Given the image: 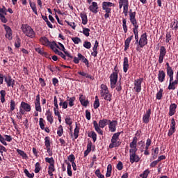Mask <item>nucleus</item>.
I'll list each match as a JSON object with an SVG mask.
<instances>
[{
	"instance_id": "1",
	"label": "nucleus",
	"mask_w": 178,
	"mask_h": 178,
	"mask_svg": "<svg viewBox=\"0 0 178 178\" xmlns=\"http://www.w3.org/2000/svg\"><path fill=\"white\" fill-rule=\"evenodd\" d=\"M123 133V131L121 132H117L115 134H113L111 140V143L108 146V148L110 149H112V148H116L120 146V144H122V142L119 140V137L120 136V134Z\"/></svg>"
},
{
	"instance_id": "2",
	"label": "nucleus",
	"mask_w": 178,
	"mask_h": 178,
	"mask_svg": "<svg viewBox=\"0 0 178 178\" xmlns=\"http://www.w3.org/2000/svg\"><path fill=\"white\" fill-rule=\"evenodd\" d=\"M21 30H22V32L26 37H29V38H35V32L34 31V29L30 26V25L28 24H22L21 26Z\"/></svg>"
},
{
	"instance_id": "3",
	"label": "nucleus",
	"mask_w": 178,
	"mask_h": 178,
	"mask_svg": "<svg viewBox=\"0 0 178 178\" xmlns=\"http://www.w3.org/2000/svg\"><path fill=\"white\" fill-rule=\"evenodd\" d=\"M136 11L133 12L131 9L129 10V20L134 26L133 31H138V24H137V19H136Z\"/></svg>"
},
{
	"instance_id": "4",
	"label": "nucleus",
	"mask_w": 178,
	"mask_h": 178,
	"mask_svg": "<svg viewBox=\"0 0 178 178\" xmlns=\"http://www.w3.org/2000/svg\"><path fill=\"white\" fill-rule=\"evenodd\" d=\"M77 56H78V58L77 57H74L73 58L74 63H75L76 65H79L80 60H82L83 63H85V65H86V66H87V67H90V62L88 61V59H87L81 53H79L77 54Z\"/></svg>"
},
{
	"instance_id": "5",
	"label": "nucleus",
	"mask_w": 178,
	"mask_h": 178,
	"mask_svg": "<svg viewBox=\"0 0 178 178\" xmlns=\"http://www.w3.org/2000/svg\"><path fill=\"white\" fill-rule=\"evenodd\" d=\"M143 81H144V78L137 79L134 82V90L135 92H137V94H138V92H141V84H143Z\"/></svg>"
},
{
	"instance_id": "6",
	"label": "nucleus",
	"mask_w": 178,
	"mask_h": 178,
	"mask_svg": "<svg viewBox=\"0 0 178 178\" xmlns=\"http://www.w3.org/2000/svg\"><path fill=\"white\" fill-rule=\"evenodd\" d=\"M147 37H148L147 33H144L140 35V38L138 42V44L140 48H144V47L148 44V39H147Z\"/></svg>"
},
{
	"instance_id": "7",
	"label": "nucleus",
	"mask_w": 178,
	"mask_h": 178,
	"mask_svg": "<svg viewBox=\"0 0 178 178\" xmlns=\"http://www.w3.org/2000/svg\"><path fill=\"white\" fill-rule=\"evenodd\" d=\"M166 56V48L164 46L160 47V53L159 56V63H163V59H165V56Z\"/></svg>"
},
{
	"instance_id": "8",
	"label": "nucleus",
	"mask_w": 178,
	"mask_h": 178,
	"mask_svg": "<svg viewBox=\"0 0 178 178\" xmlns=\"http://www.w3.org/2000/svg\"><path fill=\"white\" fill-rule=\"evenodd\" d=\"M112 6H115V4L111 2L104 1L102 3V9L105 10L106 13H111Z\"/></svg>"
},
{
	"instance_id": "9",
	"label": "nucleus",
	"mask_w": 178,
	"mask_h": 178,
	"mask_svg": "<svg viewBox=\"0 0 178 178\" xmlns=\"http://www.w3.org/2000/svg\"><path fill=\"white\" fill-rule=\"evenodd\" d=\"M175 131H176V121H175V118H172L170 127L168 133V137H172V136L175 134Z\"/></svg>"
},
{
	"instance_id": "10",
	"label": "nucleus",
	"mask_w": 178,
	"mask_h": 178,
	"mask_svg": "<svg viewBox=\"0 0 178 178\" xmlns=\"http://www.w3.org/2000/svg\"><path fill=\"white\" fill-rule=\"evenodd\" d=\"M3 27L6 31V38H8L9 41L12 40L13 38V33H12V29L10 28L9 26H7L6 24L3 25Z\"/></svg>"
},
{
	"instance_id": "11",
	"label": "nucleus",
	"mask_w": 178,
	"mask_h": 178,
	"mask_svg": "<svg viewBox=\"0 0 178 178\" xmlns=\"http://www.w3.org/2000/svg\"><path fill=\"white\" fill-rule=\"evenodd\" d=\"M118 126V120H111L108 122V129L111 133L116 131V127Z\"/></svg>"
},
{
	"instance_id": "12",
	"label": "nucleus",
	"mask_w": 178,
	"mask_h": 178,
	"mask_svg": "<svg viewBox=\"0 0 178 178\" xmlns=\"http://www.w3.org/2000/svg\"><path fill=\"white\" fill-rule=\"evenodd\" d=\"M40 94L36 95V99L35 100V109L36 112H42L41 102H40Z\"/></svg>"
},
{
	"instance_id": "13",
	"label": "nucleus",
	"mask_w": 178,
	"mask_h": 178,
	"mask_svg": "<svg viewBox=\"0 0 178 178\" xmlns=\"http://www.w3.org/2000/svg\"><path fill=\"white\" fill-rule=\"evenodd\" d=\"M4 81L7 84V87H13L15 86V79H13L12 77L8 75L7 76H4Z\"/></svg>"
},
{
	"instance_id": "14",
	"label": "nucleus",
	"mask_w": 178,
	"mask_h": 178,
	"mask_svg": "<svg viewBox=\"0 0 178 178\" xmlns=\"http://www.w3.org/2000/svg\"><path fill=\"white\" fill-rule=\"evenodd\" d=\"M149 118H151V108H149L146 111V113L143 115V123H145L147 124V123H149Z\"/></svg>"
},
{
	"instance_id": "15",
	"label": "nucleus",
	"mask_w": 178,
	"mask_h": 178,
	"mask_svg": "<svg viewBox=\"0 0 178 178\" xmlns=\"http://www.w3.org/2000/svg\"><path fill=\"white\" fill-rule=\"evenodd\" d=\"M108 92H109V90H108V86L102 83L100 86V97H105V95L108 94Z\"/></svg>"
},
{
	"instance_id": "16",
	"label": "nucleus",
	"mask_w": 178,
	"mask_h": 178,
	"mask_svg": "<svg viewBox=\"0 0 178 178\" xmlns=\"http://www.w3.org/2000/svg\"><path fill=\"white\" fill-rule=\"evenodd\" d=\"M89 10L92 13H98V3L95 1L92 2V5L89 6Z\"/></svg>"
},
{
	"instance_id": "17",
	"label": "nucleus",
	"mask_w": 178,
	"mask_h": 178,
	"mask_svg": "<svg viewBox=\"0 0 178 178\" xmlns=\"http://www.w3.org/2000/svg\"><path fill=\"white\" fill-rule=\"evenodd\" d=\"M166 77V73L163 70H159L158 74V81L159 83H163L165 78Z\"/></svg>"
},
{
	"instance_id": "18",
	"label": "nucleus",
	"mask_w": 178,
	"mask_h": 178,
	"mask_svg": "<svg viewBox=\"0 0 178 178\" xmlns=\"http://www.w3.org/2000/svg\"><path fill=\"white\" fill-rule=\"evenodd\" d=\"M20 106L25 112H31V106L28 103L22 102Z\"/></svg>"
},
{
	"instance_id": "19",
	"label": "nucleus",
	"mask_w": 178,
	"mask_h": 178,
	"mask_svg": "<svg viewBox=\"0 0 178 178\" xmlns=\"http://www.w3.org/2000/svg\"><path fill=\"white\" fill-rule=\"evenodd\" d=\"M129 67H130V65L129 64V58L124 57L123 61V72L124 73H127V70H129Z\"/></svg>"
},
{
	"instance_id": "20",
	"label": "nucleus",
	"mask_w": 178,
	"mask_h": 178,
	"mask_svg": "<svg viewBox=\"0 0 178 178\" xmlns=\"http://www.w3.org/2000/svg\"><path fill=\"white\" fill-rule=\"evenodd\" d=\"M93 127L95 128V131H97L98 134H100V136H104V131L101 129V128L98 125V122L96 120L93 121Z\"/></svg>"
},
{
	"instance_id": "21",
	"label": "nucleus",
	"mask_w": 178,
	"mask_h": 178,
	"mask_svg": "<svg viewBox=\"0 0 178 178\" xmlns=\"http://www.w3.org/2000/svg\"><path fill=\"white\" fill-rule=\"evenodd\" d=\"M177 108V105L176 104H171L170 106V111L168 113L169 116H173L176 113V109Z\"/></svg>"
},
{
	"instance_id": "22",
	"label": "nucleus",
	"mask_w": 178,
	"mask_h": 178,
	"mask_svg": "<svg viewBox=\"0 0 178 178\" xmlns=\"http://www.w3.org/2000/svg\"><path fill=\"white\" fill-rule=\"evenodd\" d=\"M109 122L110 120L105 118H104L103 120H100L98 123L99 127H100L101 129H104L105 126H108V124H109Z\"/></svg>"
},
{
	"instance_id": "23",
	"label": "nucleus",
	"mask_w": 178,
	"mask_h": 178,
	"mask_svg": "<svg viewBox=\"0 0 178 178\" xmlns=\"http://www.w3.org/2000/svg\"><path fill=\"white\" fill-rule=\"evenodd\" d=\"M79 102L83 106H87L90 104L88 100H86V96L83 95H79Z\"/></svg>"
},
{
	"instance_id": "24",
	"label": "nucleus",
	"mask_w": 178,
	"mask_h": 178,
	"mask_svg": "<svg viewBox=\"0 0 178 178\" xmlns=\"http://www.w3.org/2000/svg\"><path fill=\"white\" fill-rule=\"evenodd\" d=\"M40 44H42V45H44V47H48L49 46L51 42L49 41V40H48V38H47V37L43 36L40 38Z\"/></svg>"
},
{
	"instance_id": "25",
	"label": "nucleus",
	"mask_w": 178,
	"mask_h": 178,
	"mask_svg": "<svg viewBox=\"0 0 178 178\" xmlns=\"http://www.w3.org/2000/svg\"><path fill=\"white\" fill-rule=\"evenodd\" d=\"M134 38V35H131L130 37H129L124 42V51H127L129 47H130V42H131V40Z\"/></svg>"
},
{
	"instance_id": "26",
	"label": "nucleus",
	"mask_w": 178,
	"mask_h": 178,
	"mask_svg": "<svg viewBox=\"0 0 178 178\" xmlns=\"http://www.w3.org/2000/svg\"><path fill=\"white\" fill-rule=\"evenodd\" d=\"M129 161L131 163H134V162H140V156L136 154L129 155Z\"/></svg>"
},
{
	"instance_id": "27",
	"label": "nucleus",
	"mask_w": 178,
	"mask_h": 178,
	"mask_svg": "<svg viewBox=\"0 0 178 178\" xmlns=\"http://www.w3.org/2000/svg\"><path fill=\"white\" fill-rule=\"evenodd\" d=\"M59 106H61L63 109H67V106H69V103L67 102V101H65L62 98H59Z\"/></svg>"
},
{
	"instance_id": "28",
	"label": "nucleus",
	"mask_w": 178,
	"mask_h": 178,
	"mask_svg": "<svg viewBox=\"0 0 178 178\" xmlns=\"http://www.w3.org/2000/svg\"><path fill=\"white\" fill-rule=\"evenodd\" d=\"M158 154H159V147H155L152 149V159H156L158 158Z\"/></svg>"
},
{
	"instance_id": "29",
	"label": "nucleus",
	"mask_w": 178,
	"mask_h": 178,
	"mask_svg": "<svg viewBox=\"0 0 178 178\" xmlns=\"http://www.w3.org/2000/svg\"><path fill=\"white\" fill-rule=\"evenodd\" d=\"M138 141V138H137V136H134L132 139V142H131L129 144L130 148H137Z\"/></svg>"
},
{
	"instance_id": "30",
	"label": "nucleus",
	"mask_w": 178,
	"mask_h": 178,
	"mask_svg": "<svg viewBox=\"0 0 178 178\" xmlns=\"http://www.w3.org/2000/svg\"><path fill=\"white\" fill-rule=\"evenodd\" d=\"M178 84V79H176L174 81L170 82L169 86L168 87V90H176V85Z\"/></svg>"
},
{
	"instance_id": "31",
	"label": "nucleus",
	"mask_w": 178,
	"mask_h": 178,
	"mask_svg": "<svg viewBox=\"0 0 178 178\" xmlns=\"http://www.w3.org/2000/svg\"><path fill=\"white\" fill-rule=\"evenodd\" d=\"M65 162L66 165H67V172L68 176L72 177L73 175V172H72V164L67 161V160H65Z\"/></svg>"
},
{
	"instance_id": "32",
	"label": "nucleus",
	"mask_w": 178,
	"mask_h": 178,
	"mask_svg": "<svg viewBox=\"0 0 178 178\" xmlns=\"http://www.w3.org/2000/svg\"><path fill=\"white\" fill-rule=\"evenodd\" d=\"M92 147V142L91 141L88 142L87 145V149L84 152V154H83L84 157L87 156L88 154H90Z\"/></svg>"
},
{
	"instance_id": "33",
	"label": "nucleus",
	"mask_w": 178,
	"mask_h": 178,
	"mask_svg": "<svg viewBox=\"0 0 178 178\" xmlns=\"http://www.w3.org/2000/svg\"><path fill=\"white\" fill-rule=\"evenodd\" d=\"M81 18L82 19V24L84 25L88 23V19L87 18V14L86 13H80Z\"/></svg>"
},
{
	"instance_id": "34",
	"label": "nucleus",
	"mask_w": 178,
	"mask_h": 178,
	"mask_svg": "<svg viewBox=\"0 0 178 178\" xmlns=\"http://www.w3.org/2000/svg\"><path fill=\"white\" fill-rule=\"evenodd\" d=\"M67 99L68 101V105L70 108H72V106H74V101H76V97H70L67 96Z\"/></svg>"
},
{
	"instance_id": "35",
	"label": "nucleus",
	"mask_w": 178,
	"mask_h": 178,
	"mask_svg": "<svg viewBox=\"0 0 178 178\" xmlns=\"http://www.w3.org/2000/svg\"><path fill=\"white\" fill-rule=\"evenodd\" d=\"M75 129L74 130V137L75 140H77L79 138V133H80V127L77 126V122L75 123Z\"/></svg>"
},
{
	"instance_id": "36",
	"label": "nucleus",
	"mask_w": 178,
	"mask_h": 178,
	"mask_svg": "<svg viewBox=\"0 0 178 178\" xmlns=\"http://www.w3.org/2000/svg\"><path fill=\"white\" fill-rule=\"evenodd\" d=\"M35 51L38 52V54H40V55H42V56H45L46 58H48V53L44 52L43 49L39 47L35 48Z\"/></svg>"
},
{
	"instance_id": "37",
	"label": "nucleus",
	"mask_w": 178,
	"mask_h": 178,
	"mask_svg": "<svg viewBox=\"0 0 178 178\" xmlns=\"http://www.w3.org/2000/svg\"><path fill=\"white\" fill-rule=\"evenodd\" d=\"M78 74H79L80 76H83V77H86V79H90V80H94V76H91L89 74H87L84 72H78Z\"/></svg>"
},
{
	"instance_id": "38",
	"label": "nucleus",
	"mask_w": 178,
	"mask_h": 178,
	"mask_svg": "<svg viewBox=\"0 0 178 178\" xmlns=\"http://www.w3.org/2000/svg\"><path fill=\"white\" fill-rule=\"evenodd\" d=\"M118 74H111L110 76V82L113 83H118Z\"/></svg>"
},
{
	"instance_id": "39",
	"label": "nucleus",
	"mask_w": 178,
	"mask_h": 178,
	"mask_svg": "<svg viewBox=\"0 0 178 178\" xmlns=\"http://www.w3.org/2000/svg\"><path fill=\"white\" fill-rule=\"evenodd\" d=\"M5 97H6V91L2 90L0 91V101L1 104L5 102Z\"/></svg>"
},
{
	"instance_id": "40",
	"label": "nucleus",
	"mask_w": 178,
	"mask_h": 178,
	"mask_svg": "<svg viewBox=\"0 0 178 178\" xmlns=\"http://www.w3.org/2000/svg\"><path fill=\"white\" fill-rule=\"evenodd\" d=\"M17 154H19V155H20V156H22L23 158V159H27V158H29V156H27V154H26V152H24V151H23L20 149H17Z\"/></svg>"
},
{
	"instance_id": "41",
	"label": "nucleus",
	"mask_w": 178,
	"mask_h": 178,
	"mask_svg": "<svg viewBox=\"0 0 178 178\" xmlns=\"http://www.w3.org/2000/svg\"><path fill=\"white\" fill-rule=\"evenodd\" d=\"M170 27L172 29V30L177 31L178 29V21L175 19V21L172 22Z\"/></svg>"
},
{
	"instance_id": "42",
	"label": "nucleus",
	"mask_w": 178,
	"mask_h": 178,
	"mask_svg": "<svg viewBox=\"0 0 178 178\" xmlns=\"http://www.w3.org/2000/svg\"><path fill=\"white\" fill-rule=\"evenodd\" d=\"M88 136L90 138H92L93 143H95V141H97V133H95V131H92L90 133L88 134Z\"/></svg>"
},
{
	"instance_id": "43",
	"label": "nucleus",
	"mask_w": 178,
	"mask_h": 178,
	"mask_svg": "<svg viewBox=\"0 0 178 178\" xmlns=\"http://www.w3.org/2000/svg\"><path fill=\"white\" fill-rule=\"evenodd\" d=\"M30 7L31 8L33 12L35 13V15H38V12H37V6L34 2L30 1Z\"/></svg>"
},
{
	"instance_id": "44",
	"label": "nucleus",
	"mask_w": 178,
	"mask_h": 178,
	"mask_svg": "<svg viewBox=\"0 0 178 178\" xmlns=\"http://www.w3.org/2000/svg\"><path fill=\"white\" fill-rule=\"evenodd\" d=\"M44 160H45V162H47V163H49V165H55V159H54V157H51V158L46 157Z\"/></svg>"
},
{
	"instance_id": "45",
	"label": "nucleus",
	"mask_w": 178,
	"mask_h": 178,
	"mask_svg": "<svg viewBox=\"0 0 178 178\" xmlns=\"http://www.w3.org/2000/svg\"><path fill=\"white\" fill-rule=\"evenodd\" d=\"M44 145L46 147H51V138L49 136L44 138Z\"/></svg>"
},
{
	"instance_id": "46",
	"label": "nucleus",
	"mask_w": 178,
	"mask_h": 178,
	"mask_svg": "<svg viewBox=\"0 0 178 178\" xmlns=\"http://www.w3.org/2000/svg\"><path fill=\"white\" fill-rule=\"evenodd\" d=\"M8 12V10L6 9V7L5 6H3L2 8H0V16H6Z\"/></svg>"
},
{
	"instance_id": "47",
	"label": "nucleus",
	"mask_w": 178,
	"mask_h": 178,
	"mask_svg": "<svg viewBox=\"0 0 178 178\" xmlns=\"http://www.w3.org/2000/svg\"><path fill=\"white\" fill-rule=\"evenodd\" d=\"M127 23V21L126 20V19L123 18V19H122V29L124 30V33H127V30H128Z\"/></svg>"
},
{
	"instance_id": "48",
	"label": "nucleus",
	"mask_w": 178,
	"mask_h": 178,
	"mask_svg": "<svg viewBox=\"0 0 178 178\" xmlns=\"http://www.w3.org/2000/svg\"><path fill=\"white\" fill-rule=\"evenodd\" d=\"M95 174L98 178H105V175L101 174V170H99V168L95 170Z\"/></svg>"
},
{
	"instance_id": "49",
	"label": "nucleus",
	"mask_w": 178,
	"mask_h": 178,
	"mask_svg": "<svg viewBox=\"0 0 178 178\" xmlns=\"http://www.w3.org/2000/svg\"><path fill=\"white\" fill-rule=\"evenodd\" d=\"M103 98L105 99V101H108V102H111V101H112V95L108 92V93L104 95Z\"/></svg>"
},
{
	"instance_id": "50",
	"label": "nucleus",
	"mask_w": 178,
	"mask_h": 178,
	"mask_svg": "<svg viewBox=\"0 0 178 178\" xmlns=\"http://www.w3.org/2000/svg\"><path fill=\"white\" fill-rule=\"evenodd\" d=\"M149 173H150L149 170H145V171L143 172L142 174L140 175V177L147 178L148 177V175H149Z\"/></svg>"
},
{
	"instance_id": "51",
	"label": "nucleus",
	"mask_w": 178,
	"mask_h": 178,
	"mask_svg": "<svg viewBox=\"0 0 178 178\" xmlns=\"http://www.w3.org/2000/svg\"><path fill=\"white\" fill-rule=\"evenodd\" d=\"M16 108V102L11 99L10 102V111L13 112V111H15V108Z\"/></svg>"
},
{
	"instance_id": "52",
	"label": "nucleus",
	"mask_w": 178,
	"mask_h": 178,
	"mask_svg": "<svg viewBox=\"0 0 178 178\" xmlns=\"http://www.w3.org/2000/svg\"><path fill=\"white\" fill-rule=\"evenodd\" d=\"M24 173L25 174L26 177H29V178H33L34 177V172L30 173L29 172V170H27V169H25L24 170Z\"/></svg>"
},
{
	"instance_id": "53",
	"label": "nucleus",
	"mask_w": 178,
	"mask_h": 178,
	"mask_svg": "<svg viewBox=\"0 0 178 178\" xmlns=\"http://www.w3.org/2000/svg\"><path fill=\"white\" fill-rule=\"evenodd\" d=\"M163 92V89H160L159 91L156 93V99H159V100L162 99Z\"/></svg>"
},
{
	"instance_id": "54",
	"label": "nucleus",
	"mask_w": 178,
	"mask_h": 178,
	"mask_svg": "<svg viewBox=\"0 0 178 178\" xmlns=\"http://www.w3.org/2000/svg\"><path fill=\"white\" fill-rule=\"evenodd\" d=\"M60 51H63L64 52L65 55L70 58V59H73V56L69 53V51H66V49L64 47V49H60Z\"/></svg>"
},
{
	"instance_id": "55",
	"label": "nucleus",
	"mask_w": 178,
	"mask_h": 178,
	"mask_svg": "<svg viewBox=\"0 0 178 178\" xmlns=\"http://www.w3.org/2000/svg\"><path fill=\"white\" fill-rule=\"evenodd\" d=\"M40 170H41V165L39 162H37L35 165V173H40Z\"/></svg>"
},
{
	"instance_id": "56",
	"label": "nucleus",
	"mask_w": 178,
	"mask_h": 178,
	"mask_svg": "<svg viewBox=\"0 0 178 178\" xmlns=\"http://www.w3.org/2000/svg\"><path fill=\"white\" fill-rule=\"evenodd\" d=\"M172 40V33L170 31L166 33L165 36V42L166 44L169 43V41Z\"/></svg>"
},
{
	"instance_id": "57",
	"label": "nucleus",
	"mask_w": 178,
	"mask_h": 178,
	"mask_svg": "<svg viewBox=\"0 0 178 178\" xmlns=\"http://www.w3.org/2000/svg\"><path fill=\"white\" fill-rule=\"evenodd\" d=\"M57 134L58 137H62V135L63 134V127H62V125L58 127Z\"/></svg>"
},
{
	"instance_id": "58",
	"label": "nucleus",
	"mask_w": 178,
	"mask_h": 178,
	"mask_svg": "<svg viewBox=\"0 0 178 178\" xmlns=\"http://www.w3.org/2000/svg\"><path fill=\"white\" fill-rule=\"evenodd\" d=\"M90 29L88 28H83V34L86 35V37H90Z\"/></svg>"
},
{
	"instance_id": "59",
	"label": "nucleus",
	"mask_w": 178,
	"mask_h": 178,
	"mask_svg": "<svg viewBox=\"0 0 178 178\" xmlns=\"http://www.w3.org/2000/svg\"><path fill=\"white\" fill-rule=\"evenodd\" d=\"M44 120L42 118H40L39 120V126L42 130H44L45 129V124H44Z\"/></svg>"
},
{
	"instance_id": "60",
	"label": "nucleus",
	"mask_w": 178,
	"mask_h": 178,
	"mask_svg": "<svg viewBox=\"0 0 178 178\" xmlns=\"http://www.w3.org/2000/svg\"><path fill=\"white\" fill-rule=\"evenodd\" d=\"M67 159L71 163H74V161H76V157L74 156V154H72L67 156Z\"/></svg>"
},
{
	"instance_id": "61",
	"label": "nucleus",
	"mask_w": 178,
	"mask_h": 178,
	"mask_svg": "<svg viewBox=\"0 0 178 178\" xmlns=\"http://www.w3.org/2000/svg\"><path fill=\"white\" fill-rule=\"evenodd\" d=\"M137 151H138L137 147H131V149H129V155L136 154Z\"/></svg>"
},
{
	"instance_id": "62",
	"label": "nucleus",
	"mask_w": 178,
	"mask_h": 178,
	"mask_svg": "<svg viewBox=\"0 0 178 178\" xmlns=\"http://www.w3.org/2000/svg\"><path fill=\"white\" fill-rule=\"evenodd\" d=\"M72 41H73L74 44H79V42H81V39L78 37L72 38Z\"/></svg>"
},
{
	"instance_id": "63",
	"label": "nucleus",
	"mask_w": 178,
	"mask_h": 178,
	"mask_svg": "<svg viewBox=\"0 0 178 178\" xmlns=\"http://www.w3.org/2000/svg\"><path fill=\"white\" fill-rule=\"evenodd\" d=\"M84 48H86V49H90L91 48V42L88 41H85L83 43Z\"/></svg>"
},
{
	"instance_id": "64",
	"label": "nucleus",
	"mask_w": 178,
	"mask_h": 178,
	"mask_svg": "<svg viewBox=\"0 0 178 178\" xmlns=\"http://www.w3.org/2000/svg\"><path fill=\"white\" fill-rule=\"evenodd\" d=\"M49 47L51 48V49H54L55 48V47H56L57 48H59V46L58 45V44H56V42H53L49 44Z\"/></svg>"
}]
</instances>
